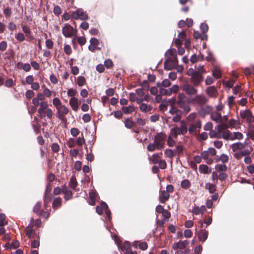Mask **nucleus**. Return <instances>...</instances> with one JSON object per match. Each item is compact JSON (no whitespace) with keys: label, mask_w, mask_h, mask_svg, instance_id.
I'll list each match as a JSON object with an SVG mask.
<instances>
[{"label":"nucleus","mask_w":254,"mask_h":254,"mask_svg":"<svg viewBox=\"0 0 254 254\" xmlns=\"http://www.w3.org/2000/svg\"><path fill=\"white\" fill-rule=\"evenodd\" d=\"M190 102L189 99L184 93L178 94L176 104L179 108L183 110V112L188 113L190 111Z\"/></svg>","instance_id":"obj_1"},{"label":"nucleus","mask_w":254,"mask_h":254,"mask_svg":"<svg viewBox=\"0 0 254 254\" xmlns=\"http://www.w3.org/2000/svg\"><path fill=\"white\" fill-rule=\"evenodd\" d=\"M38 109V112L40 118H42L47 116L50 119L53 115V112L50 108H48V104L47 101H41Z\"/></svg>","instance_id":"obj_2"},{"label":"nucleus","mask_w":254,"mask_h":254,"mask_svg":"<svg viewBox=\"0 0 254 254\" xmlns=\"http://www.w3.org/2000/svg\"><path fill=\"white\" fill-rule=\"evenodd\" d=\"M180 124V127L177 126L171 129V135H172L173 137L176 138L178 135H184L187 133L188 127L186 122L185 121L182 120L181 121Z\"/></svg>","instance_id":"obj_3"},{"label":"nucleus","mask_w":254,"mask_h":254,"mask_svg":"<svg viewBox=\"0 0 254 254\" xmlns=\"http://www.w3.org/2000/svg\"><path fill=\"white\" fill-rule=\"evenodd\" d=\"M165 56L167 57V60L165 62V66L169 62L172 63L173 65H176L178 64V60L177 58L176 50L174 49L168 50L165 53Z\"/></svg>","instance_id":"obj_4"},{"label":"nucleus","mask_w":254,"mask_h":254,"mask_svg":"<svg viewBox=\"0 0 254 254\" xmlns=\"http://www.w3.org/2000/svg\"><path fill=\"white\" fill-rule=\"evenodd\" d=\"M169 112L171 115L174 116L172 119L173 122L181 123V121H182L181 120V118L184 112L182 110L178 109L175 107L172 106L169 110Z\"/></svg>","instance_id":"obj_5"},{"label":"nucleus","mask_w":254,"mask_h":254,"mask_svg":"<svg viewBox=\"0 0 254 254\" xmlns=\"http://www.w3.org/2000/svg\"><path fill=\"white\" fill-rule=\"evenodd\" d=\"M167 136L164 132H161L157 133L155 136L154 141L162 149L164 148L165 144V141Z\"/></svg>","instance_id":"obj_6"},{"label":"nucleus","mask_w":254,"mask_h":254,"mask_svg":"<svg viewBox=\"0 0 254 254\" xmlns=\"http://www.w3.org/2000/svg\"><path fill=\"white\" fill-rule=\"evenodd\" d=\"M218 126L222 127L220 131V133L221 134V138L222 137L225 140H230L232 132L227 129L228 128L227 125L223 124L221 125H218Z\"/></svg>","instance_id":"obj_7"},{"label":"nucleus","mask_w":254,"mask_h":254,"mask_svg":"<svg viewBox=\"0 0 254 254\" xmlns=\"http://www.w3.org/2000/svg\"><path fill=\"white\" fill-rule=\"evenodd\" d=\"M63 35L65 37H71L76 33L73 27L68 24H65L62 29Z\"/></svg>","instance_id":"obj_8"},{"label":"nucleus","mask_w":254,"mask_h":254,"mask_svg":"<svg viewBox=\"0 0 254 254\" xmlns=\"http://www.w3.org/2000/svg\"><path fill=\"white\" fill-rule=\"evenodd\" d=\"M72 16L75 19H80L81 20H86L88 17L87 14L82 9H79L73 12Z\"/></svg>","instance_id":"obj_9"},{"label":"nucleus","mask_w":254,"mask_h":254,"mask_svg":"<svg viewBox=\"0 0 254 254\" xmlns=\"http://www.w3.org/2000/svg\"><path fill=\"white\" fill-rule=\"evenodd\" d=\"M201 127V121L199 120H196L193 123L189 124L188 130L190 133H192L198 131Z\"/></svg>","instance_id":"obj_10"},{"label":"nucleus","mask_w":254,"mask_h":254,"mask_svg":"<svg viewBox=\"0 0 254 254\" xmlns=\"http://www.w3.org/2000/svg\"><path fill=\"white\" fill-rule=\"evenodd\" d=\"M182 89L190 96L195 95L197 93V90L188 83L184 84Z\"/></svg>","instance_id":"obj_11"},{"label":"nucleus","mask_w":254,"mask_h":254,"mask_svg":"<svg viewBox=\"0 0 254 254\" xmlns=\"http://www.w3.org/2000/svg\"><path fill=\"white\" fill-rule=\"evenodd\" d=\"M191 101L198 105H202L207 102L208 99L204 95L199 94L193 98Z\"/></svg>","instance_id":"obj_12"},{"label":"nucleus","mask_w":254,"mask_h":254,"mask_svg":"<svg viewBox=\"0 0 254 254\" xmlns=\"http://www.w3.org/2000/svg\"><path fill=\"white\" fill-rule=\"evenodd\" d=\"M190 82L194 86H198L203 80V76L200 73L196 72L194 75L190 77Z\"/></svg>","instance_id":"obj_13"},{"label":"nucleus","mask_w":254,"mask_h":254,"mask_svg":"<svg viewBox=\"0 0 254 254\" xmlns=\"http://www.w3.org/2000/svg\"><path fill=\"white\" fill-rule=\"evenodd\" d=\"M240 116L242 119L248 123H251L252 121V114L249 110L241 111L240 113Z\"/></svg>","instance_id":"obj_14"},{"label":"nucleus","mask_w":254,"mask_h":254,"mask_svg":"<svg viewBox=\"0 0 254 254\" xmlns=\"http://www.w3.org/2000/svg\"><path fill=\"white\" fill-rule=\"evenodd\" d=\"M169 198L170 194L165 190H162L159 191V200L161 203H165L169 200Z\"/></svg>","instance_id":"obj_15"},{"label":"nucleus","mask_w":254,"mask_h":254,"mask_svg":"<svg viewBox=\"0 0 254 254\" xmlns=\"http://www.w3.org/2000/svg\"><path fill=\"white\" fill-rule=\"evenodd\" d=\"M206 93L210 98H216L218 95V92L214 86L208 87L206 89Z\"/></svg>","instance_id":"obj_16"},{"label":"nucleus","mask_w":254,"mask_h":254,"mask_svg":"<svg viewBox=\"0 0 254 254\" xmlns=\"http://www.w3.org/2000/svg\"><path fill=\"white\" fill-rule=\"evenodd\" d=\"M222 128L221 126H216L215 130H211L209 132V136L211 138H221V134L220 133V129Z\"/></svg>","instance_id":"obj_17"},{"label":"nucleus","mask_w":254,"mask_h":254,"mask_svg":"<svg viewBox=\"0 0 254 254\" xmlns=\"http://www.w3.org/2000/svg\"><path fill=\"white\" fill-rule=\"evenodd\" d=\"M210 118L212 120L215 121L216 123H222V115L218 112H212L211 113Z\"/></svg>","instance_id":"obj_18"},{"label":"nucleus","mask_w":254,"mask_h":254,"mask_svg":"<svg viewBox=\"0 0 254 254\" xmlns=\"http://www.w3.org/2000/svg\"><path fill=\"white\" fill-rule=\"evenodd\" d=\"M69 104L74 111L76 112L78 110L80 103L76 98H71Z\"/></svg>","instance_id":"obj_19"},{"label":"nucleus","mask_w":254,"mask_h":254,"mask_svg":"<svg viewBox=\"0 0 254 254\" xmlns=\"http://www.w3.org/2000/svg\"><path fill=\"white\" fill-rule=\"evenodd\" d=\"M208 236V232L204 229H201L198 233V239L202 243L207 239Z\"/></svg>","instance_id":"obj_20"},{"label":"nucleus","mask_w":254,"mask_h":254,"mask_svg":"<svg viewBox=\"0 0 254 254\" xmlns=\"http://www.w3.org/2000/svg\"><path fill=\"white\" fill-rule=\"evenodd\" d=\"M250 154V151L246 149L244 150H238L234 154V157L236 159H240L243 156L249 155Z\"/></svg>","instance_id":"obj_21"},{"label":"nucleus","mask_w":254,"mask_h":254,"mask_svg":"<svg viewBox=\"0 0 254 254\" xmlns=\"http://www.w3.org/2000/svg\"><path fill=\"white\" fill-rule=\"evenodd\" d=\"M246 143L237 142L232 144L231 148L233 151L235 152L238 150H241L245 148Z\"/></svg>","instance_id":"obj_22"},{"label":"nucleus","mask_w":254,"mask_h":254,"mask_svg":"<svg viewBox=\"0 0 254 254\" xmlns=\"http://www.w3.org/2000/svg\"><path fill=\"white\" fill-rule=\"evenodd\" d=\"M162 155V153L154 154L149 158V160L153 164H157L161 160Z\"/></svg>","instance_id":"obj_23"},{"label":"nucleus","mask_w":254,"mask_h":254,"mask_svg":"<svg viewBox=\"0 0 254 254\" xmlns=\"http://www.w3.org/2000/svg\"><path fill=\"white\" fill-rule=\"evenodd\" d=\"M206 210V209L204 205H201L200 207L194 206L192 209V212L195 215H198L200 213L203 214Z\"/></svg>","instance_id":"obj_24"},{"label":"nucleus","mask_w":254,"mask_h":254,"mask_svg":"<svg viewBox=\"0 0 254 254\" xmlns=\"http://www.w3.org/2000/svg\"><path fill=\"white\" fill-rule=\"evenodd\" d=\"M215 160L216 162L221 161L223 163H227L229 161V156L225 154H222L220 156H216Z\"/></svg>","instance_id":"obj_25"},{"label":"nucleus","mask_w":254,"mask_h":254,"mask_svg":"<svg viewBox=\"0 0 254 254\" xmlns=\"http://www.w3.org/2000/svg\"><path fill=\"white\" fill-rule=\"evenodd\" d=\"M138 104H139L140 110L143 112H148L152 110V107L150 105L146 104L143 102H141V103Z\"/></svg>","instance_id":"obj_26"},{"label":"nucleus","mask_w":254,"mask_h":254,"mask_svg":"<svg viewBox=\"0 0 254 254\" xmlns=\"http://www.w3.org/2000/svg\"><path fill=\"white\" fill-rule=\"evenodd\" d=\"M62 198L61 197L55 198L52 203V207L55 210L58 209L62 206Z\"/></svg>","instance_id":"obj_27"},{"label":"nucleus","mask_w":254,"mask_h":254,"mask_svg":"<svg viewBox=\"0 0 254 254\" xmlns=\"http://www.w3.org/2000/svg\"><path fill=\"white\" fill-rule=\"evenodd\" d=\"M199 170L200 173L208 174L211 172V169L206 165H200L199 166Z\"/></svg>","instance_id":"obj_28"},{"label":"nucleus","mask_w":254,"mask_h":254,"mask_svg":"<svg viewBox=\"0 0 254 254\" xmlns=\"http://www.w3.org/2000/svg\"><path fill=\"white\" fill-rule=\"evenodd\" d=\"M129 98L131 102L136 101L137 104L142 102V100L141 98H137L135 93H130L129 94Z\"/></svg>","instance_id":"obj_29"},{"label":"nucleus","mask_w":254,"mask_h":254,"mask_svg":"<svg viewBox=\"0 0 254 254\" xmlns=\"http://www.w3.org/2000/svg\"><path fill=\"white\" fill-rule=\"evenodd\" d=\"M147 150L149 151H154L155 150H161L162 148L156 145V143L154 141L153 143H150L147 146Z\"/></svg>","instance_id":"obj_30"},{"label":"nucleus","mask_w":254,"mask_h":254,"mask_svg":"<svg viewBox=\"0 0 254 254\" xmlns=\"http://www.w3.org/2000/svg\"><path fill=\"white\" fill-rule=\"evenodd\" d=\"M243 137V134L240 132H233L231 133L230 140L241 139Z\"/></svg>","instance_id":"obj_31"},{"label":"nucleus","mask_w":254,"mask_h":254,"mask_svg":"<svg viewBox=\"0 0 254 254\" xmlns=\"http://www.w3.org/2000/svg\"><path fill=\"white\" fill-rule=\"evenodd\" d=\"M197 115L196 113L193 112L190 114L187 117V121L188 123H193L197 119Z\"/></svg>","instance_id":"obj_32"},{"label":"nucleus","mask_w":254,"mask_h":254,"mask_svg":"<svg viewBox=\"0 0 254 254\" xmlns=\"http://www.w3.org/2000/svg\"><path fill=\"white\" fill-rule=\"evenodd\" d=\"M193 37L196 39H200L202 40L207 39V36L205 34H201L198 31H194L193 34Z\"/></svg>","instance_id":"obj_33"},{"label":"nucleus","mask_w":254,"mask_h":254,"mask_svg":"<svg viewBox=\"0 0 254 254\" xmlns=\"http://www.w3.org/2000/svg\"><path fill=\"white\" fill-rule=\"evenodd\" d=\"M215 169L218 172H224L227 171V167L224 164H218L215 165Z\"/></svg>","instance_id":"obj_34"},{"label":"nucleus","mask_w":254,"mask_h":254,"mask_svg":"<svg viewBox=\"0 0 254 254\" xmlns=\"http://www.w3.org/2000/svg\"><path fill=\"white\" fill-rule=\"evenodd\" d=\"M121 109L123 113L126 114L131 113L135 110L134 107L132 105L127 107H123Z\"/></svg>","instance_id":"obj_35"},{"label":"nucleus","mask_w":254,"mask_h":254,"mask_svg":"<svg viewBox=\"0 0 254 254\" xmlns=\"http://www.w3.org/2000/svg\"><path fill=\"white\" fill-rule=\"evenodd\" d=\"M172 248L174 250H176L178 249H184L185 248L184 243L181 241H179L177 243H175L172 245Z\"/></svg>","instance_id":"obj_36"},{"label":"nucleus","mask_w":254,"mask_h":254,"mask_svg":"<svg viewBox=\"0 0 254 254\" xmlns=\"http://www.w3.org/2000/svg\"><path fill=\"white\" fill-rule=\"evenodd\" d=\"M22 30L27 37H29L31 39L33 38V36L31 35V31L29 27L25 25L22 27Z\"/></svg>","instance_id":"obj_37"},{"label":"nucleus","mask_w":254,"mask_h":254,"mask_svg":"<svg viewBox=\"0 0 254 254\" xmlns=\"http://www.w3.org/2000/svg\"><path fill=\"white\" fill-rule=\"evenodd\" d=\"M77 185V183L76 181L75 178L74 176H72L69 182V187L75 190Z\"/></svg>","instance_id":"obj_38"},{"label":"nucleus","mask_w":254,"mask_h":254,"mask_svg":"<svg viewBox=\"0 0 254 254\" xmlns=\"http://www.w3.org/2000/svg\"><path fill=\"white\" fill-rule=\"evenodd\" d=\"M212 75L215 78H220L221 77L220 69L217 67H214L212 70Z\"/></svg>","instance_id":"obj_39"},{"label":"nucleus","mask_w":254,"mask_h":254,"mask_svg":"<svg viewBox=\"0 0 254 254\" xmlns=\"http://www.w3.org/2000/svg\"><path fill=\"white\" fill-rule=\"evenodd\" d=\"M53 104L57 110L62 105L61 100L57 97H55L53 99Z\"/></svg>","instance_id":"obj_40"},{"label":"nucleus","mask_w":254,"mask_h":254,"mask_svg":"<svg viewBox=\"0 0 254 254\" xmlns=\"http://www.w3.org/2000/svg\"><path fill=\"white\" fill-rule=\"evenodd\" d=\"M169 102V101H167L166 100H163L159 106L160 110L163 112L166 111L167 109V106H168Z\"/></svg>","instance_id":"obj_41"},{"label":"nucleus","mask_w":254,"mask_h":254,"mask_svg":"<svg viewBox=\"0 0 254 254\" xmlns=\"http://www.w3.org/2000/svg\"><path fill=\"white\" fill-rule=\"evenodd\" d=\"M159 90L160 93L162 95L169 96L172 94V91L170 88L168 89H164L162 87H160Z\"/></svg>","instance_id":"obj_42"},{"label":"nucleus","mask_w":254,"mask_h":254,"mask_svg":"<svg viewBox=\"0 0 254 254\" xmlns=\"http://www.w3.org/2000/svg\"><path fill=\"white\" fill-rule=\"evenodd\" d=\"M171 83L169 79H165L163 80L161 83H157V86L160 88V87H161V86H163V87H169L171 85Z\"/></svg>","instance_id":"obj_43"},{"label":"nucleus","mask_w":254,"mask_h":254,"mask_svg":"<svg viewBox=\"0 0 254 254\" xmlns=\"http://www.w3.org/2000/svg\"><path fill=\"white\" fill-rule=\"evenodd\" d=\"M69 110L67 107L65 105H62L59 109L57 111V113H62L63 114L66 115L68 114Z\"/></svg>","instance_id":"obj_44"},{"label":"nucleus","mask_w":254,"mask_h":254,"mask_svg":"<svg viewBox=\"0 0 254 254\" xmlns=\"http://www.w3.org/2000/svg\"><path fill=\"white\" fill-rule=\"evenodd\" d=\"M25 233L29 238H31L34 236V230L31 227L29 226L26 227Z\"/></svg>","instance_id":"obj_45"},{"label":"nucleus","mask_w":254,"mask_h":254,"mask_svg":"<svg viewBox=\"0 0 254 254\" xmlns=\"http://www.w3.org/2000/svg\"><path fill=\"white\" fill-rule=\"evenodd\" d=\"M205 188L208 190L210 193H213L216 190L215 186L212 184L207 183L205 185Z\"/></svg>","instance_id":"obj_46"},{"label":"nucleus","mask_w":254,"mask_h":254,"mask_svg":"<svg viewBox=\"0 0 254 254\" xmlns=\"http://www.w3.org/2000/svg\"><path fill=\"white\" fill-rule=\"evenodd\" d=\"M76 143L79 146H82L85 143V140L83 137V134L79 136L76 141Z\"/></svg>","instance_id":"obj_47"},{"label":"nucleus","mask_w":254,"mask_h":254,"mask_svg":"<svg viewBox=\"0 0 254 254\" xmlns=\"http://www.w3.org/2000/svg\"><path fill=\"white\" fill-rule=\"evenodd\" d=\"M135 93L137 95V98H142L144 95V89L142 88H138L135 90Z\"/></svg>","instance_id":"obj_48"},{"label":"nucleus","mask_w":254,"mask_h":254,"mask_svg":"<svg viewBox=\"0 0 254 254\" xmlns=\"http://www.w3.org/2000/svg\"><path fill=\"white\" fill-rule=\"evenodd\" d=\"M5 215L3 213L0 214V227L5 226L7 224V222L5 220Z\"/></svg>","instance_id":"obj_49"},{"label":"nucleus","mask_w":254,"mask_h":254,"mask_svg":"<svg viewBox=\"0 0 254 254\" xmlns=\"http://www.w3.org/2000/svg\"><path fill=\"white\" fill-rule=\"evenodd\" d=\"M125 127L127 128H130L133 126V122L131 119H127L125 122Z\"/></svg>","instance_id":"obj_50"},{"label":"nucleus","mask_w":254,"mask_h":254,"mask_svg":"<svg viewBox=\"0 0 254 254\" xmlns=\"http://www.w3.org/2000/svg\"><path fill=\"white\" fill-rule=\"evenodd\" d=\"M76 90L73 88L68 89L67 92V96L71 97V98H75V96L76 95Z\"/></svg>","instance_id":"obj_51"},{"label":"nucleus","mask_w":254,"mask_h":254,"mask_svg":"<svg viewBox=\"0 0 254 254\" xmlns=\"http://www.w3.org/2000/svg\"><path fill=\"white\" fill-rule=\"evenodd\" d=\"M190 183L187 179L183 180L181 183V186L183 189H188L190 187Z\"/></svg>","instance_id":"obj_52"},{"label":"nucleus","mask_w":254,"mask_h":254,"mask_svg":"<svg viewBox=\"0 0 254 254\" xmlns=\"http://www.w3.org/2000/svg\"><path fill=\"white\" fill-rule=\"evenodd\" d=\"M130 243L128 241H126L124 243V245L122 247H119V249L121 251H126V252L127 250H130Z\"/></svg>","instance_id":"obj_53"},{"label":"nucleus","mask_w":254,"mask_h":254,"mask_svg":"<svg viewBox=\"0 0 254 254\" xmlns=\"http://www.w3.org/2000/svg\"><path fill=\"white\" fill-rule=\"evenodd\" d=\"M97 193L96 192H95L94 191H91L89 192L90 198L93 201V203H92V204H95V200L97 198Z\"/></svg>","instance_id":"obj_54"},{"label":"nucleus","mask_w":254,"mask_h":254,"mask_svg":"<svg viewBox=\"0 0 254 254\" xmlns=\"http://www.w3.org/2000/svg\"><path fill=\"white\" fill-rule=\"evenodd\" d=\"M209 152L207 151H204L201 153V157L204 160H209L211 162H213V160L209 157Z\"/></svg>","instance_id":"obj_55"},{"label":"nucleus","mask_w":254,"mask_h":254,"mask_svg":"<svg viewBox=\"0 0 254 254\" xmlns=\"http://www.w3.org/2000/svg\"><path fill=\"white\" fill-rule=\"evenodd\" d=\"M85 82V79L83 76H80L77 78V83L79 86L84 85Z\"/></svg>","instance_id":"obj_56"},{"label":"nucleus","mask_w":254,"mask_h":254,"mask_svg":"<svg viewBox=\"0 0 254 254\" xmlns=\"http://www.w3.org/2000/svg\"><path fill=\"white\" fill-rule=\"evenodd\" d=\"M52 151L54 153H57L60 150V146L57 143H53L51 145Z\"/></svg>","instance_id":"obj_57"},{"label":"nucleus","mask_w":254,"mask_h":254,"mask_svg":"<svg viewBox=\"0 0 254 254\" xmlns=\"http://www.w3.org/2000/svg\"><path fill=\"white\" fill-rule=\"evenodd\" d=\"M165 155L170 158L172 157L174 155H176L174 152V150L170 149H166L165 151Z\"/></svg>","instance_id":"obj_58"},{"label":"nucleus","mask_w":254,"mask_h":254,"mask_svg":"<svg viewBox=\"0 0 254 254\" xmlns=\"http://www.w3.org/2000/svg\"><path fill=\"white\" fill-rule=\"evenodd\" d=\"M183 147L182 145L177 146L174 150L175 155H180L183 153Z\"/></svg>","instance_id":"obj_59"},{"label":"nucleus","mask_w":254,"mask_h":254,"mask_svg":"<svg viewBox=\"0 0 254 254\" xmlns=\"http://www.w3.org/2000/svg\"><path fill=\"white\" fill-rule=\"evenodd\" d=\"M75 143H76V142L74 141V139L72 138H69L67 141V145L70 148H72V147H74L75 145Z\"/></svg>","instance_id":"obj_60"},{"label":"nucleus","mask_w":254,"mask_h":254,"mask_svg":"<svg viewBox=\"0 0 254 254\" xmlns=\"http://www.w3.org/2000/svg\"><path fill=\"white\" fill-rule=\"evenodd\" d=\"M44 95L46 97L49 98L52 95V91L48 88H45L43 90Z\"/></svg>","instance_id":"obj_61"},{"label":"nucleus","mask_w":254,"mask_h":254,"mask_svg":"<svg viewBox=\"0 0 254 254\" xmlns=\"http://www.w3.org/2000/svg\"><path fill=\"white\" fill-rule=\"evenodd\" d=\"M15 38L17 40L22 42L25 40L24 35L22 33H18L15 35Z\"/></svg>","instance_id":"obj_62"},{"label":"nucleus","mask_w":254,"mask_h":254,"mask_svg":"<svg viewBox=\"0 0 254 254\" xmlns=\"http://www.w3.org/2000/svg\"><path fill=\"white\" fill-rule=\"evenodd\" d=\"M64 52L66 55H70L71 53L72 50L70 46L68 45H65L64 46Z\"/></svg>","instance_id":"obj_63"},{"label":"nucleus","mask_w":254,"mask_h":254,"mask_svg":"<svg viewBox=\"0 0 254 254\" xmlns=\"http://www.w3.org/2000/svg\"><path fill=\"white\" fill-rule=\"evenodd\" d=\"M70 133L73 136H76L79 134V130L77 128L73 127L70 129Z\"/></svg>","instance_id":"obj_64"}]
</instances>
